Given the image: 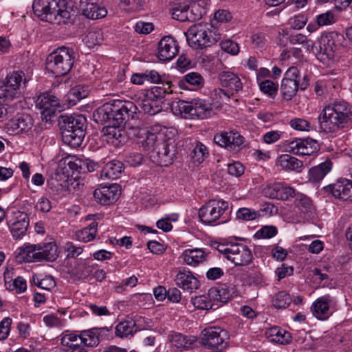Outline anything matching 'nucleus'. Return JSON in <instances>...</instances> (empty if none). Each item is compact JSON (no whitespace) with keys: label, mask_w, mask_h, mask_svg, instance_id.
<instances>
[{"label":"nucleus","mask_w":352,"mask_h":352,"mask_svg":"<svg viewBox=\"0 0 352 352\" xmlns=\"http://www.w3.org/2000/svg\"><path fill=\"white\" fill-rule=\"evenodd\" d=\"M163 102L150 98L149 96L144 94V98L139 102L141 109L150 116H154L162 111Z\"/></svg>","instance_id":"30"},{"label":"nucleus","mask_w":352,"mask_h":352,"mask_svg":"<svg viewBox=\"0 0 352 352\" xmlns=\"http://www.w3.org/2000/svg\"><path fill=\"white\" fill-rule=\"evenodd\" d=\"M278 189L277 199L288 200L296 195L295 190L292 187L284 186L281 183H278Z\"/></svg>","instance_id":"54"},{"label":"nucleus","mask_w":352,"mask_h":352,"mask_svg":"<svg viewBox=\"0 0 352 352\" xmlns=\"http://www.w3.org/2000/svg\"><path fill=\"white\" fill-rule=\"evenodd\" d=\"M205 254L201 249H188L183 253L184 261L188 265H196L205 260Z\"/></svg>","instance_id":"38"},{"label":"nucleus","mask_w":352,"mask_h":352,"mask_svg":"<svg viewBox=\"0 0 352 352\" xmlns=\"http://www.w3.org/2000/svg\"><path fill=\"white\" fill-rule=\"evenodd\" d=\"M91 260H79L77 261L74 266V274L78 279H85L93 272L94 265Z\"/></svg>","instance_id":"35"},{"label":"nucleus","mask_w":352,"mask_h":352,"mask_svg":"<svg viewBox=\"0 0 352 352\" xmlns=\"http://www.w3.org/2000/svg\"><path fill=\"white\" fill-rule=\"evenodd\" d=\"M337 300L335 297L326 294L318 298L311 306V311L314 317L320 320L329 318L336 311Z\"/></svg>","instance_id":"10"},{"label":"nucleus","mask_w":352,"mask_h":352,"mask_svg":"<svg viewBox=\"0 0 352 352\" xmlns=\"http://www.w3.org/2000/svg\"><path fill=\"white\" fill-rule=\"evenodd\" d=\"M176 154V144L171 139L163 140L157 142L156 148L151 154L153 160L162 166L171 164Z\"/></svg>","instance_id":"8"},{"label":"nucleus","mask_w":352,"mask_h":352,"mask_svg":"<svg viewBox=\"0 0 352 352\" xmlns=\"http://www.w3.org/2000/svg\"><path fill=\"white\" fill-rule=\"evenodd\" d=\"M316 22L319 26L332 24L335 22L334 14L331 11L320 14L317 16Z\"/></svg>","instance_id":"59"},{"label":"nucleus","mask_w":352,"mask_h":352,"mask_svg":"<svg viewBox=\"0 0 352 352\" xmlns=\"http://www.w3.org/2000/svg\"><path fill=\"white\" fill-rule=\"evenodd\" d=\"M214 142L229 151L241 150L244 142V138L237 131H221L214 135Z\"/></svg>","instance_id":"12"},{"label":"nucleus","mask_w":352,"mask_h":352,"mask_svg":"<svg viewBox=\"0 0 352 352\" xmlns=\"http://www.w3.org/2000/svg\"><path fill=\"white\" fill-rule=\"evenodd\" d=\"M74 53L72 49L61 47L50 55L46 60V68L56 77L67 75L72 68L74 63Z\"/></svg>","instance_id":"6"},{"label":"nucleus","mask_w":352,"mask_h":352,"mask_svg":"<svg viewBox=\"0 0 352 352\" xmlns=\"http://www.w3.org/2000/svg\"><path fill=\"white\" fill-rule=\"evenodd\" d=\"M292 300L289 294L285 291H281L276 293L272 298V305L277 309L287 308Z\"/></svg>","instance_id":"44"},{"label":"nucleus","mask_w":352,"mask_h":352,"mask_svg":"<svg viewBox=\"0 0 352 352\" xmlns=\"http://www.w3.org/2000/svg\"><path fill=\"white\" fill-rule=\"evenodd\" d=\"M205 80L199 73L190 72L186 74L183 79L179 82L180 87L186 85V88L190 90H198L204 86Z\"/></svg>","instance_id":"31"},{"label":"nucleus","mask_w":352,"mask_h":352,"mask_svg":"<svg viewBox=\"0 0 352 352\" xmlns=\"http://www.w3.org/2000/svg\"><path fill=\"white\" fill-rule=\"evenodd\" d=\"M172 17L182 22L194 21L201 17V14L194 13V6H179L173 8Z\"/></svg>","instance_id":"26"},{"label":"nucleus","mask_w":352,"mask_h":352,"mask_svg":"<svg viewBox=\"0 0 352 352\" xmlns=\"http://www.w3.org/2000/svg\"><path fill=\"white\" fill-rule=\"evenodd\" d=\"M17 220L12 221L10 225V229L14 238L19 239L25 234L29 221L27 214L25 213H19L16 217Z\"/></svg>","instance_id":"32"},{"label":"nucleus","mask_w":352,"mask_h":352,"mask_svg":"<svg viewBox=\"0 0 352 352\" xmlns=\"http://www.w3.org/2000/svg\"><path fill=\"white\" fill-rule=\"evenodd\" d=\"M109 331V329L104 328H92L91 329L81 331V342L87 346H97L102 336Z\"/></svg>","instance_id":"25"},{"label":"nucleus","mask_w":352,"mask_h":352,"mask_svg":"<svg viewBox=\"0 0 352 352\" xmlns=\"http://www.w3.org/2000/svg\"><path fill=\"white\" fill-rule=\"evenodd\" d=\"M10 290H15L16 293H23L27 289L26 280L21 276H17L8 287Z\"/></svg>","instance_id":"57"},{"label":"nucleus","mask_w":352,"mask_h":352,"mask_svg":"<svg viewBox=\"0 0 352 352\" xmlns=\"http://www.w3.org/2000/svg\"><path fill=\"white\" fill-rule=\"evenodd\" d=\"M137 107L130 101L113 100L106 102L93 113L96 122L100 124L123 126L136 114Z\"/></svg>","instance_id":"1"},{"label":"nucleus","mask_w":352,"mask_h":352,"mask_svg":"<svg viewBox=\"0 0 352 352\" xmlns=\"http://www.w3.org/2000/svg\"><path fill=\"white\" fill-rule=\"evenodd\" d=\"M289 151L299 155H311L317 150V142L310 138H296L289 142Z\"/></svg>","instance_id":"18"},{"label":"nucleus","mask_w":352,"mask_h":352,"mask_svg":"<svg viewBox=\"0 0 352 352\" xmlns=\"http://www.w3.org/2000/svg\"><path fill=\"white\" fill-rule=\"evenodd\" d=\"M210 294L217 300L226 303L233 297L234 287L223 285L218 289H210Z\"/></svg>","instance_id":"42"},{"label":"nucleus","mask_w":352,"mask_h":352,"mask_svg":"<svg viewBox=\"0 0 352 352\" xmlns=\"http://www.w3.org/2000/svg\"><path fill=\"white\" fill-rule=\"evenodd\" d=\"M295 206L303 214H307L312 210L313 206L310 198L300 194L295 201Z\"/></svg>","instance_id":"50"},{"label":"nucleus","mask_w":352,"mask_h":352,"mask_svg":"<svg viewBox=\"0 0 352 352\" xmlns=\"http://www.w3.org/2000/svg\"><path fill=\"white\" fill-rule=\"evenodd\" d=\"M35 105L36 108L42 110V118L47 121L58 111L60 100L56 96L46 92L37 97Z\"/></svg>","instance_id":"11"},{"label":"nucleus","mask_w":352,"mask_h":352,"mask_svg":"<svg viewBox=\"0 0 352 352\" xmlns=\"http://www.w3.org/2000/svg\"><path fill=\"white\" fill-rule=\"evenodd\" d=\"M218 79L223 87L228 88L236 93L241 91L243 83L239 76L232 72L223 71L219 74Z\"/></svg>","instance_id":"24"},{"label":"nucleus","mask_w":352,"mask_h":352,"mask_svg":"<svg viewBox=\"0 0 352 352\" xmlns=\"http://www.w3.org/2000/svg\"><path fill=\"white\" fill-rule=\"evenodd\" d=\"M175 280L178 287L189 292H192L200 286L198 279L191 272L185 269L179 271Z\"/></svg>","instance_id":"21"},{"label":"nucleus","mask_w":352,"mask_h":352,"mask_svg":"<svg viewBox=\"0 0 352 352\" xmlns=\"http://www.w3.org/2000/svg\"><path fill=\"white\" fill-rule=\"evenodd\" d=\"M160 85H161L151 88V89L147 91L145 94L149 96L150 98H152L163 102V99L166 94L172 92V90L170 89L172 83L169 81H166L161 82Z\"/></svg>","instance_id":"37"},{"label":"nucleus","mask_w":352,"mask_h":352,"mask_svg":"<svg viewBox=\"0 0 352 352\" xmlns=\"http://www.w3.org/2000/svg\"><path fill=\"white\" fill-rule=\"evenodd\" d=\"M81 331L78 334L76 332L65 334L60 339L62 348H74L81 346Z\"/></svg>","instance_id":"43"},{"label":"nucleus","mask_w":352,"mask_h":352,"mask_svg":"<svg viewBox=\"0 0 352 352\" xmlns=\"http://www.w3.org/2000/svg\"><path fill=\"white\" fill-rule=\"evenodd\" d=\"M32 9L41 20L53 24H60L70 17L65 0H34Z\"/></svg>","instance_id":"3"},{"label":"nucleus","mask_w":352,"mask_h":352,"mask_svg":"<svg viewBox=\"0 0 352 352\" xmlns=\"http://www.w3.org/2000/svg\"><path fill=\"white\" fill-rule=\"evenodd\" d=\"M192 104V107L190 113V118L206 119L211 116L212 109L210 104H207L200 99L194 100Z\"/></svg>","instance_id":"28"},{"label":"nucleus","mask_w":352,"mask_h":352,"mask_svg":"<svg viewBox=\"0 0 352 352\" xmlns=\"http://www.w3.org/2000/svg\"><path fill=\"white\" fill-rule=\"evenodd\" d=\"M336 38L338 35L330 34L322 38L321 45L319 49H316V56L318 60L324 61L334 58V54L339 47L336 43Z\"/></svg>","instance_id":"16"},{"label":"nucleus","mask_w":352,"mask_h":352,"mask_svg":"<svg viewBox=\"0 0 352 352\" xmlns=\"http://www.w3.org/2000/svg\"><path fill=\"white\" fill-rule=\"evenodd\" d=\"M60 118L63 142L72 148L80 146L85 135V117L82 115H64Z\"/></svg>","instance_id":"4"},{"label":"nucleus","mask_w":352,"mask_h":352,"mask_svg":"<svg viewBox=\"0 0 352 352\" xmlns=\"http://www.w3.org/2000/svg\"><path fill=\"white\" fill-rule=\"evenodd\" d=\"M259 87L263 93L271 97L275 96L278 91V85L270 80H265L260 82Z\"/></svg>","instance_id":"53"},{"label":"nucleus","mask_w":352,"mask_h":352,"mask_svg":"<svg viewBox=\"0 0 352 352\" xmlns=\"http://www.w3.org/2000/svg\"><path fill=\"white\" fill-rule=\"evenodd\" d=\"M188 45L195 49H204L215 44L220 35L212 29L211 23H199L190 26L185 32Z\"/></svg>","instance_id":"5"},{"label":"nucleus","mask_w":352,"mask_h":352,"mask_svg":"<svg viewBox=\"0 0 352 352\" xmlns=\"http://www.w3.org/2000/svg\"><path fill=\"white\" fill-rule=\"evenodd\" d=\"M331 162L325 161L320 164L318 166L310 168L309 171V180L316 183L322 180L324 176L331 170Z\"/></svg>","instance_id":"34"},{"label":"nucleus","mask_w":352,"mask_h":352,"mask_svg":"<svg viewBox=\"0 0 352 352\" xmlns=\"http://www.w3.org/2000/svg\"><path fill=\"white\" fill-rule=\"evenodd\" d=\"M120 193V185L113 184L98 187L94 190V197L100 204L109 205L118 199Z\"/></svg>","instance_id":"17"},{"label":"nucleus","mask_w":352,"mask_h":352,"mask_svg":"<svg viewBox=\"0 0 352 352\" xmlns=\"http://www.w3.org/2000/svg\"><path fill=\"white\" fill-rule=\"evenodd\" d=\"M122 127H124V126H116L113 124L106 126L103 129L104 135L107 137L108 141L116 140L121 142L123 135Z\"/></svg>","instance_id":"47"},{"label":"nucleus","mask_w":352,"mask_h":352,"mask_svg":"<svg viewBox=\"0 0 352 352\" xmlns=\"http://www.w3.org/2000/svg\"><path fill=\"white\" fill-rule=\"evenodd\" d=\"M212 294L202 295L192 298V303L198 309L209 310L213 309L214 304L211 300Z\"/></svg>","instance_id":"46"},{"label":"nucleus","mask_w":352,"mask_h":352,"mask_svg":"<svg viewBox=\"0 0 352 352\" xmlns=\"http://www.w3.org/2000/svg\"><path fill=\"white\" fill-rule=\"evenodd\" d=\"M192 101L173 100L170 104L172 112L176 116H181L184 118H190Z\"/></svg>","instance_id":"36"},{"label":"nucleus","mask_w":352,"mask_h":352,"mask_svg":"<svg viewBox=\"0 0 352 352\" xmlns=\"http://www.w3.org/2000/svg\"><path fill=\"white\" fill-rule=\"evenodd\" d=\"M277 228L273 226H263L255 234L258 239H269L274 236L277 234Z\"/></svg>","instance_id":"55"},{"label":"nucleus","mask_w":352,"mask_h":352,"mask_svg":"<svg viewBox=\"0 0 352 352\" xmlns=\"http://www.w3.org/2000/svg\"><path fill=\"white\" fill-rule=\"evenodd\" d=\"M220 46L223 51L232 55H236L239 52L238 44L230 39L222 41Z\"/></svg>","instance_id":"56"},{"label":"nucleus","mask_w":352,"mask_h":352,"mask_svg":"<svg viewBox=\"0 0 352 352\" xmlns=\"http://www.w3.org/2000/svg\"><path fill=\"white\" fill-rule=\"evenodd\" d=\"M38 245H25L19 249L16 259L19 262L32 263L39 261Z\"/></svg>","instance_id":"27"},{"label":"nucleus","mask_w":352,"mask_h":352,"mask_svg":"<svg viewBox=\"0 0 352 352\" xmlns=\"http://www.w3.org/2000/svg\"><path fill=\"white\" fill-rule=\"evenodd\" d=\"M144 134L146 137L142 140V145L144 150L151 152V154L156 148L157 143L160 142L155 133L147 131Z\"/></svg>","instance_id":"52"},{"label":"nucleus","mask_w":352,"mask_h":352,"mask_svg":"<svg viewBox=\"0 0 352 352\" xmlns=\"http://www.w3.org/2000/svg\"><path fill=\"white\" fill-rule=\"evenodd\" d=\"M68 178L69 175H66L62 169H58L48 183L52 188L59 190L68 186Z\"/></svg>","instance_id":"39"},{"label":"nucleus","mask_w":352,"mask_h":352,"mask_svg":"<svg viewBox=\"0 0 352 352\" xmlns=\"http://www.w3.org/2000/svg\"><path fill=\"white\" fill-rule=\"evenodd\" d=\"M67 166L72 170V173L77 172L78 173H83L84 162L83 160L79 158H71L68 160Z\"/></svg>","instance_id":"61"},{"label":"nucleus","mask_w":352,"mask_h":352,"mask_svg":"<svg viewBox=\"0 0 352 352\" xmlns=\"http://www.w3.org/2000/svg\"><path fill=\"white\" fill-rule=\"evenodd\" d=\"M289 124L293 129L298 131H309L311 129L310 123L302 118H296L292 119L289 122Z\"/></svg>","instance_id":"58"},{"label":"nucleus","mask_w":352,"mask_h":352,"mask_svg":"<svg viewBox=\"0 0 352 352\" xmlns=\"http://www.w3.org/2000/svg\"><path fill=\"white\" fill-rule=\"evenodd\" d=\"M124 170V164L118 160H112L107 162L102 168L100 177L109 179L118 178Z\"/></svg>","instance_id":"29"},{"label":"nucleus","mask_w":352,"mask_h":352,"mask_svg":"<svg viewBox=\"0 0 352 352\" xmlns=\"http://www.w3.org/2000/svg\"><path fill=\"white\" fill-rule=\"evenodd\" d=\"M195 342L194 338H189L181 333H177L173 336L172 342L178 349H188L192 346Z\"/></svg>","instance_id":"49"},{"label":"nucleus","mask_w":352,"mask_h":352,"mask_svg":"<svg viewBox=\"0 0 352 352\" xmlns=\"http://www.w3.org/2000/svg\"><path fill=\"white\" fill-rule=\"evenodd\" d=\"M228 209L227 201L210 200L199 210V217L206 224H211L219 219Z\"/></svg>","instance_id":"9"},{"label":"nucleus","mask_w":352,"mask_h":352,"mask_svg":"<svg viewBox=\"0 0 352 352\" xmlns=\"http://www.w3.org/2000/svg\"><path fill=\"white\" fill-rule=\"evenodd\" d=\"M102 40V34L100 31H89L83 38V42L89 47L92 48L98 45Z\"/></svg>","instance_id":"51"},{"label":"nucleus","mask_w":352,"mask_h":352,"mask_svg":"<svg viewBox=\"0 0 352 352\" xmlns=\"http://www.w3.org/2000/svg\"><path fill=\"white\" fill-rule=\"evenodd\" d=\"M178 52L177 42L171 36H164L158 43L157 57L162 61L172 60Z\"/></svg>","instance_id":"19"},{"label":"nucleus","mask_w":352,"mask_h":352,"mask_svg":"<svg viewBox=\"0 0 352 352\" xmlns=\"http://www.w3.org/2000/svg\"><path fill=\"white\" fill-rule=\"evenodd\" d=\"M299 88V81L294 80H282L280 85V92L285 100H290L296 94Z\"/></svg>","instance_id":"40"},{"label":"nucleus","mask_w":352,"mask_h":352,"mask_svg":"<svg viewBox=\"0 0 352 352\" xmlns=\"http://www.w3.org/2000/svg\"><path fill=\"white\" fill-rule=\"evenodd\" d=\"M12 324V319L9 317L5 318L0 322V340H5L10 331V326Z\"/></svg>","instance_id":"62"},{"label":"nucleus","mask_w":352,"mask_h":352,"mask_svg":"<svg viewBox=\"0 0 352 352\" xmlns=\"http://www.w3.org/2000/svg\"><path fill=\"white\" fill-rule=\"evenodd\" d=\"M261 216L260 210L248 208H241L236 212V218L239 220L249 221L258 219Z\"/></svg>","instance_id":"45"},{"label":"nucleus","mask_w":352,"mask_h":352,"mask_svg":"<svg viewBox=\"0 0 352 352\" xmlns=\"http://www.w3.org/2000/svg\"><path fill=\"white\" fill-rule=\"evenodd\" d=\"M278 162L279 166L283 169L292 170H299L303 165L301 160L287 154L280 155Z\"/></svg>","instance_id":"41"},{"label":"nucleus","mask_w":352,"mask_h":352,"mask_svg":"<svg viewBox=\"0 0 352 352\" xmlns=\"http://www.w3.org/2000/svg\"><path fill=\"white\" fill-rule=\"evenodd\" d=\"M352 121V105L336 100L325 106L318 117L319 128L326 133H336Z\"/></svg>","instance_id":"2"},{"label":"nucleus","mask_w":352,"mask_h":352,"mask_svg":"<svg viewBox=\"0 0 352 352\" xmlns=\"http://www.w3.org/2000/svg\"><path fill=\"white\" fill-rule=\"evenodd\" d=\"M39 261L45 260L54 261L58 258V248L54 243H47L43 245L38 244Z\"/></svg>","instance_id":"33"},{"label":"nucleus","mask_w":352,"mask_h":352,"mask_svg":"<svg viewBox=\"0 0 352 352\" xmlns=\"http://www.w3.org/2000/svg\"><path fill=\"white\" fill-rule=\"evenodd\" d=\"M143 156L139 153H129L125 157V162L131 166H137L142 164Z\"/></svg>","instance_id":"63"},{"label":"nucleus","mask_w":352,"mask_h":352,"mask_svg":"<svg viewBox=\"0 0 352 352\" xmlns=\"http://www.w3.org/2000/svg\"><path fill=\"white\" fill-rule=\"evenodd\" d=\"M272 340L281 344H287L292 342V337L289 332L280 328L276 336L272 338Z\"/></svg>","instance_id":"60"},{"label":"nucleus","mask_w":352,"mask_h":352,"mask_svg":"<svg viewBox=\"0 0 352 352\" xmlns=\"http://www.w3.org/2000/svg\"><path fill=\"white\" fill-rule=\"evenodd\" d=\"M98 0H74L76 8L82 11V14L89 19H99L107 14V10L98 4Z\"/></svg>","instance_id":"14"},{"label":"nucleus","mask_w":352,"mask_h":352,"mask_svg":"<svg viewBox=\"0 0 352 352\" xmlns=\"http://www.w3.org/2000/svg\"><path fill=\"white\" fill-rule=\"evenodd\" d=\"M323 190L337 199L352 201V182L349 179H340L335 183L324 186Z\"/></svg>","instance_id":"15"},{"label":"nucleus","mask_w":352,"mask_h":352,"mask_svg":"<svg viewBox=\"0 0 352 352\" xmlns=\"http://www.w3.org/2000/svg\"><path fill=\"white\" fill-rule=\"evenodd\" d=\"M227 337V332L221 327H210L201 331V343L208 349L218 347L224 342Z\"/></svg>","instance_id":"13"},{"label":"nucleus","mask_w":352,"mask_h":352,"mask_svg":"<svg viewBox=\"0 0 352 352\" xmlns=\"http://www.w3.org/2000/svg\"><path fill=\"white\" fill-rule=\"evenodd\" d=\"M28 80L29 79L22 71L9 73L3 82V86L1 87V88L3 87V96L8 100L17 97L25 89Z\"/></svg>","instance_id":"7"},{"label":"nucleus","mask_w":352,"mask_h":352,"mask_svg":"<svg viewBox=\"0 0 352 352\" xmlns=\"http://www.w3.org/2000/svg\"><path fill=\"white\" fill-rule=\"evenodd\" d=\"M232 252V255L228 256V260L235 265H247L252 261V252L243 244L233 245Z\"/></svg>","instance_id":"20"},{"label":"nucleus","mask_w":352,"mask_h":352,"mask_svg":"<svg viewBox=\"0 0 352 352\" xmlns=\"http://www.w3.org/2000/svg\"><path fill=\"white\" fill-rule=\"evenodd\" d=\"M228 172L230 175L236 177H240L244 173V166L239 162L228 165Z\"/></svg>","instance_id":"64"},{"label":"nucleus","mask_w":352,"mask_h":352,"mask_svg":"<svg viewBox=\"0 0 352 352\" xmlns=\"http://www.w3.org/2000/svg\"><path fill=\"white\" fill-rule=\"evenodd\" d=\"M142 320L141 316H136L135 318H127L124 321L119 322L116 327V334L120 338L127 337L133 332L141 330L140 322Z\"/></svg>","instance_id":"22"},{"label":"nucleus","mask_w":352,"mask_h":352,"mask_svg":"<svg viewBox=\"0 0 352 352\" xmlns=\"http://www.w3.org/2000/svg\"><path fill=\"white\" fill-rule=\"evenodd\" d=\"M208 155V151L206 146L199 142H197L191 153V157L194 162L200 164L204 162Z\"/></svg>","instance_id":"48"},{"label":"nucleus","mask_w":352,"mask_h":352,"mask_svg":"<svg viewBox=\"0 0 352 352\" xmlns=\"http://www.w3.org/2000/svg\"><path fill=\"white\" fill-rule=\"evenodd\" d=\"M33 124L32 118L29 114L22 113L11 119L8 123V128L12 133H18L28 131Z\"/></svg>","instance_id":"23"}]
</instances>
